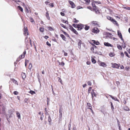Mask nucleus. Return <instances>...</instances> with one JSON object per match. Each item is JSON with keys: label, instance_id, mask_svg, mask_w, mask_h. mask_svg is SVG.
<instances>
[{"label": "nucleus", "instance_id": "72a5a7b5", "mask_svg": "<svg viewBox=\"0 0 130 130\" xmlns=\"http://www.w3.org/2000/svg\"><path fill=\"white\" fill-rule=\"evenodd\" d=\"M32 67V64L31 63H30L29 65L28 68L30 70L31 69Z\"/></svg>", "mask_w": 130, "mask_h": 130}, {"label": "nucleus", "instance_id": "393cba45", "mask_svg": "<svg viewBox=\"0 0 130 130\" xmlns=\"http://www.w3.org/2000/svg\"><path fill=\"white\" fill-rule=\"evenodd\" d=\"M30 21L32 23L34 22V21L31 17H30L29 18Z\"/></svg>", "mask_w": 130, "mask_h": 130}, {"label": "nucleus", "instance_id": "7c9ffc66", "mask_svg": "<svg viewBox=\"0 0 130 130\" xmlns=\"http://www.w3.org/2000/svg\"><path fill=\"white\" fill-rule=\"evenodd\" d=\"M86 1L87 4H89L90 2V0H84Z\"/></svg>", "mask_w": 130, "mask_h": 130}, {"label": "nucleus", "instance_id": "cd10ccee", "mask_svg": "<svg viewBox=\"0 0 130 130\" xmlns=\"http://www.w3.org/2000/svg\"><path fill=\"white\" fill-rule=\"evenodd\" d=\"M91 23L92 24L95 25H98L97 22L96 21H92V22Z\"/></svg>", "mask_w": 130, "mask_h": 130}, {"label": "nucleus", "instance_id": "69168bd1", "mask_svg": "<svg viewBox=\"0 0 130 130\" xmlns=\"http://www.w3.org/2000/svg\"><path fill=\"white\" fill-rule=\"evenodd\" d=\"M90 62L89 61H87V62H86L87 64H88V65H89V64H90Z\"/></svg>", "mask_w": 130, "mask_h": 130}, {"label": "nucleus", "instance_id": "f3484780", "mask_svg": "<svg viewBox=\"0 0 130 130\" xmlns=\"http://www.w3.org/2000/svg\"><path fill=\"white\" fill-rule=\"evenodd\" d=\"M46 16L47 19L48 20H50V18L49 16V14L48 13V11H47L46 12Z\"/></svg>", "mask_w": 130, "mask_h": 130}, {"label": "nucleus", "instance_id": "f704fd0d", "mask_svg": "<svg viewBox=\"0 0 130 130\" xmlns=\"http://www.w3.org/2000/svg\"><path fill=\"white\" fill-rule=\"evenodd\" d=\"M124 109L125 110H126V111H129V109L126 106L125 107H124Z\"/></svg>", "mask_w": 130, "mask_h": 130}, {"label": "nucleus", "instance_id": "49530a36", "mask_svg": "<svg viewBox=\"0 0 130 130\" xmlns=\"http://www.w3.org/2000/svg\"><path fill=\"white\" fill-rule=\"evenodd\" d=\"M21 3L20 4H21V5L23 6V7H26L25 6V5L24 3H22L21 2Z\"/></svg>", "mask_w": 130, "mask_h": 130}, {"label": "nucleus", "instance_id": "f257e3e1", "mask_svg": "<svg viewBox=\"0 0 130 130\" xmlns=\"http://www.w3.org/2000/svg\"><path fill=\"white\" fill-rule=\"evenodd\" d=\"M107 18L108 20L112 22L114 24L117 25L118 24L117 22L115 20L113 19L112 18L109 16H107Z\"/></svg>", "mask_w": 130, "mask_h": 130}, {"label": "nucleus", "instance_id": "ddd939ff", "mask_svg": "<svg viewBox=\"0 0 130 130\" xmlns=\"http://www.w3.org/2000/svg\"><path fill=\"white\" fill-rule=\"evenodd\" d=\"M78 45L79 48L80 49L81 48V45L82 43V41L80 40H78Z\"/></svg>", "mask_w": 130, "mask_h": 130}, {"label": "nucleus", "instance_id": "473e14b6", "mask_svg": "<svg viewBox=\"0 0 130 130\" xmlns=\"http://www.w3.org/2000/svg\"><path fill=\"white\" fill-rule=\"evenodd\" d=\"M117 47L120 50H121L122 49V47L121 46L119 45H117Z\"/></svg>", "mask_w": 130, "mask_h": 130}, {"label": "nucleus", "instance_id": "9d476101", "mask_svg": "<svg viewBox=\"0 0 130 130\" xmlns=\"http://www.w3.org/2000/svg\"><path fill=\"white\" fill-rule=\"evenodd\" d=\"M91 94L92 99H93L94 96L96 97L97 94H96L94 92V90L93 89L92 90V91L91 92Z\"/></svg>", "mask_w": 130, "mask_h": 130}, {"label": "nucleus", "instance_id": "f03ea898", "mask_svg": "<svg viewBox=\"0 0 130 130\" xmlns=\"http://www.w3.org/2000/svg\"><path fill=\"white\" fill-rule=\"evenodd\" d=\"M24 34L25 36L28 35L29 34L28 33V29L27 27H24Z\"/></svg>", "mask_w": 130, "mask_h": 130}, {"label": "nucleus", "instance_id": "4be33fe9", "mask_svg": "<svg viewBox=\"0 0 130 130\" xmlns=\"http://www.w3.org/2000/svg\"><path fill=\"white\" fill-rule=\"evenodd\" d=\"M48 121L49 122V124H51V123L52 120H51V117L50 116H49L48 117Z\"/></svg>", "mask_w": 130, "mask_h": 130}, {"label": "nucleus", "instance_id": "de8ad7c7", "mask_svg": "<svg viewBox=\"0 0 130 130\" xmlns=\"http://www.w3.org/2000/svg\"><path fill=\"white\" fill-rule=\"evenodd\" d=\"M46 44L49 46V47L51 46V44L49 43V42L48 41H47L46 42Z\"/></svg>", "mask_w": 130, "mask_h": 130}, {"label": "nucleus", "instance_id": "dca6fc26", "mask_svg": "<svg viewBox=\"0 0 130 130\" xmlns=\"http://www.w3.org/2000/svg\"><path fill=\"white\" fill-rule=\"evenodd\" d=\"M104 44L105 46H111V45L108 42H105Z\"/></svg>", "mask_w": 130, "mask_h": 130}, {"label": "nucleus", "instance_id": "0e129e2a", "mask_svg": "<svg viewBox=\"0 0 130 130\" xmlns=\"http://www.w3.org/2000/svg\"><path fill=\"white\" fill-rule=\"evenodd\" d=\"M52 92L53 94L55 96V93H54V90H53V88H52Z\"/></svg>", "mask_w": 130, "mask_h": 130}, {"label": "nucleus", "instance_id": "c9c22d12", "mask_svg": "<svg viewBox=\"0 0 130 130\" xmlns=\"http://www.w3.org/2000/svg\"><path fill=\"white\" fill-rule=\"evenodd\" d=\"M48 29L50 31H53L54 30V29L52 28L51 27H48Z\"/></svg>", "mask_w": 130, "mask_h": 130}, {"label": "nucleus", "instance_id": "a878e982", "mask_svg": "<svg viewBox=\"0 0 130 130\" xmlns=\"http://www.w3.org/2000/svg\"><path fill=\"white\" fill-rule=\"evenodd\" d=\"M21 75L22 76V78L23 79H24L26 77V76L25 73H23L21 74Z\"/></svg>", "mask_w": 130, "mask_h": 130}, {"label": "nucleus", "instance_id": "20e7f679", "mask_svg": "<svg viewBox=\"0 0 130 130\" xmlns=\"http://www.w3.org/2000/svg\"><path fill=\"white\" fill-rule=\"evenodd\" d=\"M118 35L119 37V38L121 39V40L123 41V42H124V40L123 39L122 34L119 30H118Z\"/></svg>", "mask_w": 130, "mask_h": 130}, {"label": "nucleus", "instance_id": "4d7b16f0", "mask_svg": "<svg viewBox=\"0 0 130 130\" xmlns=\"http://www.w3.org/2000/svg\"><path fill=\"white\" fill-rule=\"evenodd\" d=\"M25 9H26V11L27 12V13H28L29 12V10H28V9L26 7H25Z\"/></svg>", "mask_w": 130, "mask_h": 130}, {"label": "nucleus", "instance_id": "7ed1b4c3", "mask_svg": "<svg viewBox=\"0 0 130 130\" xmlns=\"http://www.w3.org/2000/svg\"><path fill=\"white\" fill-rule=\"evenodd\" d=\"M78 26L77 27L78 30H81L83 28L85 25H84L82 24H78Z\"/></svg>", "mask_w": 130, "mask_h": 130}, {"label": "nucleus", "instance_id": "bb28decb", "mask_svg": "<svg viewBox=\"0 0 130 130\" xmlns=\"http://www.w3.org/2000/svg\"><path fill=\"white\" fill-rule=\"evenodd\" d=\"M85 29L86 30H88L89 29V26L87 25H85Z\"/></svg>", "mask_w": 130, "mask_h": 130}, {"label": "nucleus", "instance_id": "f8f14e48", "mask_svg": "<svg viewBox=\"0 0 130 130\" xmlns=\"http://www.w3.org/2000/svg\"><path fill=\"white\" fill-rule=\"evenodd\" d=\"M26 53V51H24L23 52V54H22L19 57V58L20 59H21L22 58H23L24 57H25V55Z\"/></svg>", "mask_w": 130, "mask_h": 130}, {"label": "nucleus", "instance_id": "1a4fd4ad", "mask_svg": "<svg viewBox=\"0 0 130 130\" xmlns=\"http://www.w3.org/2000/svg\"><path fill=\"white\" fill-rule=\"evenodd\" d=\"M69 3L71 6V8H73L75 7V5L71 1H69Z\"/></svg>", "mask_w": 130, "mask_h": 130}, {"label": "nucleus", "instance_id": "79ce46f5", "mask_svg": "<svg viewBox=\"0 0 130 130\" xmlns=\"http://www.w3.org/2000/svg\"><path fill=\"white\" fill-rule=\"evenodd\" d=\"M126 44L125 43H123V44L122 45V46L123 48H125L126 47V46L125 45Z\"/></svg>", "mask_w": 130, "mask_h": 130}, {"label": "nucleus", "instance_id": "6ab92c4d", "mask_svg": "<svg viewBox=\"0 0 130 130\" xmlns=\"http://www.w3.org/2000/svg\"><path fill=\"white\" fill-rule=\"evenodd\" d=\"M17 8L19 10H20L21 12H23V8L21 7L20 6H18Z\"/></svg>", "mask_w": 130, "mask_h": 130}, {"label": "nucleus", "instance_id": "c85d7f7f", "mask_svg": "<svg viewBox=\"0 0 130 130\" xmlns=\"http://www.w3.org/2000/svg\"><path fill=\"white\" fill-rule=\"evenodd\" d=\"M79 22V21L76 20L75 18H74L73 20V22L75 23H77Z\"/></svg>", "mask_w": 130, "mask_h": 130}, {"label": "nucleus", "instance_id": "603ef678", "mask_svg": "<svg viewBox=\"0 0 130 130\" xmlns=\"http://www.w3.org/2000/svg\"><path fill=\"white\" fill-rule=\"evenodd\" d=\"M18 92L17 91H14L13 92L14 94L15 95H17L18 94Z\"/></svg>", "mask_w": 130, "mask_h": 130}, {"label": "nucleus", "instance_id": "6e6552de", "mask_svg": "<svg viewBox=\"0 0 130 130\" xmlns=\"http://www.w3.org/2000/svg\"><path fill=\"white\" fill-rule=\"evenodd\" d=\"M99 29L96 27H94L92 30L93 32L97 33L99 31Z\"/></svg>", "mask_w": 130, "mask_h": 130}, {"label": "nucleus", "instance_id": "13d9d810", "mask_svg": "<svg viewBox=\"0 0 130 130\" xmlns=\"http://www.w3.org/2000/svg\"><path fill=\"white\" fill-rule=\"evenodd\" d=\"M60 14L62 16H64L65 15L64 13L62 12H60Z\"/></svg>", "mask_w": 130, "mask_h": 130}, {"label": "nucleus", "instance_id": "37998d69", "mask_svg": "<svg viewBox=\"0 0 130 130\" xmlns=\"http://www.w3.org/2000/svg\"><path fill=\"white\" fill-rule=\"evenodd\" d=\"M28 62V60H25V65L26 67L27 65Z\"/></svg>", "mask_w": 130, "mask_h": 130}, {"label": "nucleus", "instance_id": "09e8293b", "mask_svg": "<svg viewBox=\"0 0 130 130\" xmlns=\"http://www.w3.org/2000/svg\"><path fill=\"white\" fill-rule=\"evenodd\" d=\"M60 25L61 27H62L63 28H66V26H65L63 24H60Z\"/></svg>", "mask_w": 130, "mask_h": 130}, {"label": "nucleus", "instance_id": "a18cd8bd", "mask_svg": "<svg viewBox=\"0 0 130 130\" xmlns=\"http://www.w3.org/2000/svg\"><path fill=\"white\" fill-rule=\"evenodd\" d=\"M88 85L89 86H91V82L89 81L87 82Z\"/></svg>", "mask_w": 130, "mask_h": 130}, {"label": "nucleus", "instance_id": "864d4df0", "mask_svg": "<svg viewBox=\"0 0 130 130\" xmlns=\"http://www.w3.org/2000/svg\"><path fill=\"white\" fill-rule=\"evenodd\" d=\"M64 64V63L63 62H62L60 63V65L62 66H63Z\"/></svg>", "mask_w": 130, "mask_h": 130}, {"label": "nucleus", "instance_id": "052dcab7", "mask_svg": "<svg viewBox=\"0 0 130 130\" xmlns=\"http://www.w3.org/2000/svg\"><path fill=\"white\" fill-rule=\"evenodd\" d=\"M88 109H90L92 113L93 114L94 113V112H93V110L92 109V108H89Z\"/></svg>", "mask_w": 130, "mask_h": 130}, {"label": "nucleus", "instance_id": "ea45409f", "mask_svg": "<svg viewBox=\"0 0 130 130\" xmlns=\"http://www.w3.org/2000/svg\"><path fill=\"white\" fill-rule=\"evenodd\" d=\"M87 105L89 107V108H92V106L91 105L90 103H87Z\"/></svg>", "mask_w": 130, "mask_h": 130}, {"label": "nucleus", "instance_id": "412c9836", "mask_svg": "<svg viewBox=\"0 0 130 130\" xmlns=\"http://www.w3.org/2000/svg\"><path fill=\"white\" fill-rule=\"evenodd\" d=\"M92 41H93V43L94 44H96V45H98L100 44V43L98 42H96L95 40H92Z\"/></svg>", "mask_w": 130, "mask_h": 130}, {"label": "nucleus", "instance_id": "a19ab883", "mask_svg": "<svg viewBox=\"0 0 130 130\" xmlns=\"http://www.w3.org/2000/svg\"><path fill=\"white\" fill-rule=\"evenodd\" d=\"M93 1L94 2V3H95L98 4H101V3L99 1Z\"/></svg>", "mask_w": 130, "mask_h": 130}, {"label": "nucleus", "instance_id": "e433bc0d", "mask_svg": "<svg viewBox=\"0 0 130 130\" xmlns=\"http://www.w3.org/2000/svg\"><path fill=\"white\" fill-rule=\"evenodd\" d=\"M114 55V54L113 53H110L109 54V56L111 57H113Z\"/></svg>", "mask_w": 130, "mask_h": 130}, {"label": "nucleus", "instance_id": "423d86ee", "mask_svg": "<svg viewBox=\"0 0 130 130\" xmlns=\"http://www.w3.org/2000/svg\"><path fill=\"white\" fill-rule=\"evenodd\" d=\"M70 29L75 34L77 35L78 34V32L77 31L74 29L73 27L71 26H70Z\"/></svg>", "mask_w": 130, "mask_h": 130}, {"label": "nucleus", "instance_id": "8fccbe9b", "mask_svg": "<svg viewBox=\"0 0 130 130\" xmlns=\"http://www.w3.org/2000/svg\"><path fill=\"white\" fill-rule=\"evenodd\" d=\"M30 93L31 94H35V92L32 91H30Z\"/></svg>", "mask_w": 130, "mask_h": 130}, {"label": "nucleus", "instance_id": "774afa93", "mask_svg": "<svg viewBox=\"0 0 130 130\" xmlns=\"http://www.w3.org/2000/svg\"><path fill=\"white\" fill-rule=\"evenodd\" d=\"M49 5L52 7H54V5H53V3H50V4H49Z\"/></svg>", "mask_w": 130, "mask_h": 130}, {"label": "nucleus", "instance_id": "bf43d9fd", "mask_svg": "<svg viewBox=\"0 0 130 130\" xmlns=\"http://www.w3.org/2000/svg\"><path fill=\"white\" fill-rule=\"evenodd\" d=\"M124 53L125 54L126 56L128 57H129L128 56V54L127 53V52H124Z\"/></svg>", "mask_w": 130, "mask_h": 130}, {"label": "nucleus", "instance_id": "aec40b11", "mask_svg": "<svg viewBox=\"0 0 130 130\" xmlns=\"http://www.w3.org/2000/svg\"><path fill=\"white\" fill-rule=\"evenodd\" d=\"M63 33L66 35V36H67V37L69 38L70 36L69 35L66 33V32L64 31H63Z\"/></svg>", "mask_w": 130, "mask_h": 130}, {"label": "nucleus", "instance_id": "5fc2aeb1", "mask_svg": "<svg viewBox=\"0 0 130 130\" xmlns=\"http://www.w3.org/2000/svg\"><path fill=\"white\" fill-rule=\"evenodd\" d=\"M12 0L14 1L16 3H17V2H21L20 0Z\"/></svg>", "mask_w": 130, "mask_h": 130}, {"label": "nucleus", "instance_id": "9b49d317", "mask_svg": "<svg viewBox=\"0 0 130 130\" xmlns=\"http://www.w3.org/2000/svg\"><path fill=\"white\" fill-rule=\"evenodd\" d=\"M99 65L100 66L104 67H106L107 66L106 64L104 62H100L99 63Z\"/></svg>", "mask_w": 130, "mask_h": 130}, {"label": "nucleus", "instance_id": "0eeeda50", "mask_svg": "<svg viewBox=\"0 0 130 130\" xmlns=\"http://www.w3.org/2000/svg\"><path fill=\"white\" fill-rule=\"evenodd\" d=\"M30 40L29 39V38H26L25 40V43L27 45H28L29 43H30L31 44V42H30Z\"/></svg>", "mask_w": 130, "mask_h": 130}, {"label": "nucleus", "instance_id": "680f3d73", "mask_svg": "<svg viewBox=\"0 0 130 130\" xmlns=\"http://www.w3.org/2000/svg\"><path fill=\"white\" fill-rule=\"evenodd\" d=\"M91 87H89V88L88 89V92L89 93L90 92V91L91 90Z\"/></svg>", "mask_w": 130, "mask_h": 130}, {"label": "nucleus", "instance_id": "c03bdc74", "mask_svg": "<svg viewBox=\"0 0 130 130\" xmlns=\"http://www.w3.org/2000/svg\"><path fill=\"white\" fill-rule=\"evenodd\" d=\"M124 9H126V10H130V7H124Z\"/></svg>", "mask_w": 130, "mask_h": 130}, {"label": "nucleus", "instance_id": "c756f323", "mask_svg": "<svg viewBox=\"0 0 130 130\" xmlns=\"http://www.w3.org/2000/svg\"><path fill=\"white\" fill-rule=\"evenodd\" d=\"M72 25L75 28H77L78 26V24H72Z\"/></svg>", "mask_w": 130, "mask_h": 130}, {"label": "nucleus", "instance_id": "58836bf2", "mask_svg": "<svg viewBox=\"0 0 130 130\" xmlns=\"http://www.w3.org/2000/svg\"><path fill=\"white\" fill-rule=\"evenodd\" d=\"M92 6L93 7L95 8L96 7V6L95 5V3L93 1L92 2Z\"/></svg>", "mask_w": 130, "mask_h": 130}, {"label": "nucleus", "instance_id": "b1692460", "mask_svg": "<svg viewBox=\"0 0 130 130\" xmlns=\"http://www.w3.org/2000/svg\"><path fill=\"white\" fill-rule=\"evenodd\" d=\"M44 28L43 27H40L39 30L41 32H43L44 30Z\"/></svg>", "mask_w": 130, "mask_h": 130}, {"label": "nucleus", "instance_id": "e2e57ef3", "mask_svg": "<svg viewBox=\"0 0 130 130\" xmlns=\"http://www.w3.org/2000/svg\"><path fill=\"white\" fill-rule=\"evenodd\" d=\"M58 80L60 82L61 84H62V80L60 78H59V80Z\"/></svg>", "mask_w": 130, "mask_h": 130}, {"label": "nucleus", "instance_id": "5701e85b", "mask_svg": "<svg viewBox=\"0 0 130 130\" xmlns=\"http://www.w3.org/2000/svg\"><path fill=\"white\" fill-rule=\"evenodd\" d=\"M110 103H111V109L112 111H113L114 110V108L113 107V105L112 103V102H110Z\"/></svg>", "mask_w": 130, "mask_h": 130}, {"label": "nucleus", "instance_id": "4468645a", "mask_svg": "<svg viewBox=\"0 0 130 130\" xmlns=\"http://www.w3.org/2000/svg\"><path fill=\"white\" fill-rule=\"evenodd\" d=\"M11 80L12 82L14 83L17 84V85H18V83L17 80L14 79H11Z\"/></svg>", "mask_w": 130, "mask_h": 130}, {"label": "nucleus", "instance_id": "2f4dec72", "mask_svg": "<svg viewBox=\"0 0 130 130\" xmlns=\"http://www.w3.org/2000/svg\"><path fill=\"white\" fill-rule=\"evenodd\" d=\"M44 117V116L43 115V113L42 112V115H41L40 117V119L42 120L43 119V118Z\"/></svg>", "mask_w": 130, "mask_h": 130}, {"label": "nucleus", "instance_id": "338daca9", "mask_svg": "<svg viewBox=\"0 0 130 130\" xmlns=\"http://www.w3.org/2000/svg\"><path fill=\"white\" fill-rule=\"evenodd\" d=\"M62 110L60 109H59V112L60 113H62Z\"/></svg>", "mask_w": 130, "mask_h": 130}, {"label": "nucleus", "instance_id": "39448f33", "mask_svg": "<svg viewBox=\"0 0 130 130\" xmlns=\"http://www.w3.org/2000/svg\"><path fill=\"white\" fill-rule=\"evenodd\" d=\"M111 64L112 65L111 67L113 68H118L119 67L118 64L116 63H111Z\"/></svg>", "mask_w": 130, "mask_h": 130}, {"label": "nucleus", "instance_id": "a211bd4d", "mask_svg": "<svg viewBox=\"0 0 130 130\" xmlns=\"http://www.w3.org/2000/svg\"><path fill=\"white\" fill-rule=\"evenodd\" d=\"M60 36L62 38L63 40L65 41L66 38L64 35L63 34H61L60 35Z\"/></svg>", "mask_w": 130, "mask_h": 130}, {"label": "nucleus", "instance_id": "3c124183", "mask_svg": "<svg viewBox=\"0 0 130 130\" xmlns=\"http://www.w3.org/2000/svg\"><path fill=\"white\" fill-rule=\"evenodd\" d=\"M129 67H126L125 68V69L126 71H128L129 70Z\"/></svg>", "mask_w": 130, "mask_h": 130}, {"label": "nucleus", "instance_id": "4c0bfd02", "mask_svg": "<svg viewBox=\"0 0 130 130\" xmlns=\"http://www.w3.org/2000/svg\"><path fill=\"white\" fill-rule=\"evenodd\" d=\"M92 62L93 63H95L96 62V61L95 59L94 58H92L91 59Z\"/></svg>", "mask_w": 130, "mask_h": 130}, {"label": "nucleus", "instance_id": "6e6d98bb", "mask_svg": "<svg viewBox=\"0 0 130 130\" xmlns=\"http://www.w3.org/2000/svg\"><path fill=\"white\" fill-rule=\"evenodd\" d=\"M28 100V98H26L25 99H24L25 102V103H27V101Z\"/></svg>", "mask_w": 130, "mask_h": 130}, {"label": "nucleus", "instance_id": "2eb2a0df", "mask_svg": "<svg viewBox=\"0 0 130 130\" xmlns=\"http://www.w3.org/2000/svg\"><path fill=\"white\" fill-rule=\"evenodd\" d=\"M17 117L19 119H21V116L20 113L18 111L16 112Z\"/></svg>", "mask_w": 130, "mask_h": 130}]
</instances>
